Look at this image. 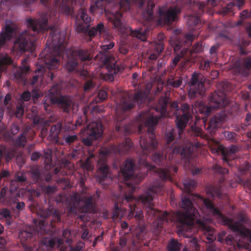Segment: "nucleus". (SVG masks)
Returning <instances> with one entry per match:
<instances>
[{"instance_id": "nucleus-54", "label": "nucleus", "mask_w": 251, "mask_h": 251, "mask_svg": "<svg viewBox=\"0 0 251 251\" xmlns=\"http://www.w3.org/2000/svg\"><path fill=\"white\" fill-rule=\"evenodd\" d=\"M22 99L24 101H27L30 98V94L29 92H25L22 95Z\"/></svg>"}, {"instance_id": "nucleus-16", "label": "nucleus", "mask_w": 251, "mask_h": 251, "mask_svg": "<svg viewBox=\"0 0 251 251\" xmlns=\"http://www.w3.org/2000/svg\"><path fill=\"white\" fill-rule=\"evenodd\" d=\"M225 178L224 176H221L219 178V185L217 187H211L210 193L213 197L216 196L221 198L222 196L223 186L225 185Z\"/></svg>"}, {"instance_id": "nucleus-19", "label": "nucleus", "mask_w": 251, "mask_h": 251, "mask_svg": "<svg viewBox=\"0 0 251 251\" xmlns=\"http://www.w3.org/2000/svg\"><path fill=\"white\" fill-rule=\"evenodd\" d=\"M52 221L55 222H61V217L59 214L56 211H54L53 213L52 212V208L50 209V208H47L44 211H43L41 213V217L43 218H47L49 216L52 215Z\"/></svg>"}, {"instance_id": "nucleus-18", "label": "nucleus", "mask_w": 251, "mask_h": 251, "mask_svg": "<svg viewBox=\"0 0 251 251\" xmlns=\"http://www.w3.org/2000/svg\"><path fill=\"white\" fill-rule=\"evenodd\" d=\"M200 75L196 74L195 75H193V77L191 80V83L190 86V88L189 90V94L191 97L193 96V94H195L197 92V90L195 91L194 89L196 87V86H199V88H202L203 87V83L201 81L197 82L196 80V77H200Z\"/></svg>"}, {"instance_id": "nucleus-7", "label": "nucleus", "mask_w": 251, "mask_h": 251, "mask_svg": "<svg viewBox=\"0 0 251 251\" xmlns=\"http://www.w3.org/2000/svg\"><path fill=\"white\" fill-rule=\"evenodd\" d=\"M35 232L34 228L31 226L27 227L25 230H22L19 232V237L25 251H52L39 250V249L43 246V244L42 243L37 247H32L29 245L30 241L32 240L33 234Z\"/></svg>"}, {"instance_id": "nucleus-53", "label": "nucleus", "mask_w": 251, "mask_h": 251, "mask_svg": "<svg viewBox=\"0 0 251 251\" xmlns=\"http://www.w3.org/2000/svg\"><path fill=\"white\" fill-rule=\"evenodd\" d=\"M114 47V44L113 43H110L109 44H106L101 46V49L105 50H109L112 49Z\"/></svg>"}, {"instance_id": "nucleus-56", "label": "nucleus", "mask_w": 251, "mask_h": 251, "mask_svg": "<svg viewBox=\"0 0 251 251\" xmlns=\"http://www.w3.org/2000/svg\"><path fill=\"white\" fill-rule=\"evenodd\" d=\"M9 176V173L8 171L5 170H3L1 172H0V180L2 178L7 177Z\"/></svg>"}, {"instance_id": "nucleus-20", "label": "nucleus", "mask_w": 251, "mask_h": 251, "mask_svg": "<svg viewBox=\"0 0 251 251\" xmlns=\"http://www.w3.org/2000/svg\"><path fill=\"white\" fill-rule=\"evenodd\" d=\"M89 156L82 164V167L87 171H91L93 168L92 160L95 158V154L91 151L88 152Z\"/></svg>"}, {"instance_id": "nucleus-2", "label": "nucleus", "mask_w": 251, "mask_h": 251, "mask_svg": "<svg viewBox=\"0 0 251 251\" xmlns=\"http://www.w3.org/2000/svg\"><path fill=\"white\" fill-rule=\"evenodd\" d=\"M183 186L186 194L182 197L181 207L184 212H177L176 215V221L178 222L179 225L190 226L194 218L199 215L198 210L194 206L193 202L196 200H200L204 205L207 212V215L216 216L220 218L224 225H227L229 228L234 232H238L241 236L247 237L251 242V230L246 228L243 225V217L240 221L234 222L227 218L215 206L213 202L208 199H204L199 195H194L191 192L197 186V182L191 179H187L184 181Z\"/></svg>"}, {"instance_id": "nucleus-38", "label": "nucleus", "mask_w": 251, "mask_h": 251, "mask_svg": "<svg viewBox=\"0 0 251 251\" xmlns=\"http://www.w3.org/2000/svg\"><path fill=\"white\" fill-rule=\"evenodd\" d=\"M76 65L77 63L75 62L70 61L67 63L66 68L69 71H72L75 69Z\"/></svg>"}, {"instance_id": "nucleus-46", "label": "nucleus", "mask_w": 251, "mask_h": 251, "mask_svg": "<svg viewBox=\"0 0 251 251\" xmlns=\"http://www.w3.org/2000/svg\"><path fill=\"white\" fill-rule=\"evenodd\" d=\"M98 98L100 100L105 99L107 97V94L105 91H100L98 93Z\"/></svg>"}, {"instance_id": "nucleus-62", "label": "nucleus", "mask_w": 251, "mask_h": 251, "mask_svg": "<svg viewBox=\"0 0 251 251\" xmlns=\"http://www.w3.org/2000/svg\"><path fill=\"white\" fill-rule=\"evenodd\" d=\"M15 112V114L16 117L20 118L23 116L24 114L25 111H14Z\"/></svg>"}, {"instance_id": "nucleus-59", "label": "nucleus", "mask_w": 251, "mask_h": 251, "mask_svg": "<svg viewBox=\"0 0 251 251\" xmlns=\"http://www.w3.org/2000/svg\"><path fill=\"white\" fill-rule=\"evenodd\" d=\"M93 86V83L91 81H88L87 82L84 86V89L85 91L88 90L89 88H91Z\"/></svg>"}, {"instance_id": "nucleus-23", "label": "nucleus", "mask_w": 251, "mask_h": 251, "mask_svg": "<svg viewBox=\"0 0 251 251\" xmlns=\"http://www.w3.org/2000/svg\"><path fill=\"white\" fill-rule=\"evenodd\" d=\"M136 238L139 240H143L145 238L146 231L145 227L141 224H138L134 232Z\"/></svg>"}, {"instance_id": "nucleus-55", "label": "nucleus", "mask_w": 251, "mask_h": 251, "mask_svg": "<svg viewBox=\"0 0 251 251\" xmlns=\"http://www.w3.org/2000/svg\"><path fill=\"white\" fill-rule=\"evenodd\" d=\"M225 235H226V232H222L219 233L218 236V239H217L218 241H219L221 243L223 242L224 241Z\"/></svg>"}, {"instance_id": "nucleus-42", "label": "nucleus", "mask_w": 251, "mask_h": 251, "mask_svg": "<svg viewBox=\"0 0 251 251\" xmlns=\"http://www.w3.org/2000/svg\"><path fill=\"white\" fill-rule=\"evenodd\" d=\"M41 156V154L38 151H34L31 155L30 159L32 161H37Z\"/></svg>"}, {"instance_id": "nucleus-47", "label": "nucleus", "mask_w": 251, "mask_h": 251, "mask_svg": "<svg viewBox=\"0 0 251 251\" xmlns=\"http://www.w3.org/2000/svg\"><path fill=\"white\" fill-rule=\"evenodd\" d=\"M19 131V127L16 124H13L11 126V132L12 134L15 135Z\"/></svg>"}, {"instance_id": "nucleus-8", "label": "nucleus", "mask_w": 251, "mask_h": 251, "mask_svg": "<svg viewBox=\"0 0 251 251\" xmlns=\"http://www.w3.org/2000/svg\"><path fill=\"white\" fill-rule=\"evenodd\" d=\"M238 151L236 146L232 145L229 148H225L223 146H219L216 151L219 153H221L223 155V160L224 163H226L229 166L233 165L234 160V154Z\"/></svg>"}, {"instance_id": "nucleus-3", "label": "nucleus", "mask_w": 251, "mask_h": 251, "mask_svg": "<svg viewBox=\"0 0 251 251\" xmlns=\"http://www.w3.org/2000/svg\"><path fill=\"white\" fill-rule=\"evenodd\" d=\"M160 112V115L153 116L150 115L144 121L143 124L139 123L138 126V131L141 134L143 132V127H147V134L149 136L147 137L146 135L142 136L140 141V145L142 149V158L146 157L149 153L153 151L154 152L151 156V159L152 161L158 165L162 166V168L155 169L154 166H151L150 169L156 172L158 176L161 179L155 181L152 184L161 183L163 185L162 192L164 191V184L163 181L169 180L172 181V175L177 173L178 168L176 166L173 165L169 161L166 160V154L164 152L167 151H158L156 149L158 147V142L155 138L154 133V126L157 125L159 120L165 116L166 112L168 111H159Z\"/></svg>"}, {"instance_id": "nucleus-35", "label": "nucleus", "mask_w": 251, "mask_h": 251, "mask_svg": "<svg viewBox=\"0 0 251 251\" xmlns=\"http://www.w3.org/2000/svg\"><path fill=\"white\" fill-rule=\"evenodd\" d=\"M213 169L215 172L221 175H225L227 174L228 172V170L227 169L223 168L217 164L214 165L213 166Z\"/></svg>"}, {"instance_id": "nucleus-50", "label": "nucleus", "mask_w": 251, "mask_h": 251, "mask_svg": "<svg viewBox=\"0 0 251 251\" xmlns=\"http://www.w3.org/2000/svg\"><path fill=\"white\" fill-rule=\"evenodd\" d=\"M38 227H39L41 232H45V222L44 220H40L38 225Z\"/></svg>"}, {"instance_id": "nucleus-9", "label": "nucleus", "mask_w": 251, "mask_h": 251, "mask_svg": "<svg viewBox=\"0 0 251 251\" xmlns=\"http://www.w3.org/2000/svg\"><path fill=\"white\" fill-rule=\"evenodd\" d=\"M171 147L170 150L171 151L169 157L171 154L172 157L174 154H180L182 157L188 159L191 156L193 152L191 145L186 146L185 147L182 148L179 145H173Z\"/></svg>"}, {"instance_id": "nucleus-12", "label": "nucleus", "mask_w": 251, "mask_h": 251, "mask_svg": "<svg viewBox=\"0 0 251 251\" xmlns=\"http://www.w3.org/2000/svg\"><path fill=\"white\" fill-rule=\"evenodd\" d=\"M26 182L27 177L25 173L18 172L15 174L14 179L11 181L10 187L12 189L17 190L20 186L25 185Z\"/></svg>"}, {"instance_id": "nucleus-51", "label": "nucleus", "mask_w": 251, "mask_h": 251, "mask_svg": "<svg viewBox=\"0 0 251 251\" xmlns=\"http://www.w3.org/2000/svg\"><path fill=\"white\" fill-rule=\"evenodd\" d=\"M133 36H136L138 38L141 39L142 41H144L146 37L145 35L142 33H141L139 31H136L132 33Z\"/></svg>"}, {"instance_id": "nucleus-24", "label": "nucleus", "mask_w": 251, "mask_h": 251, "mask_svg": "<svg viewBox=\"0 0 251 251\" xmlns=\"http://www.w3.org/2000/svg\"><path fill=\"white\" fill-rule=\"evenodd\" d=\"M60 126L58 125L52 126L50 130V136L53 138V139H57L58 135L60 132Z\"/></svg>"}, {"instance_id": "nucleus-10", "label": "nucleus", "mask_w": 251, "mask_h": 251, "mask_svg": "<svg viewBox=\"0 0 251 251\" xmlns=\"http://www.w3.org/2000/svg\"><path fill=\"white\" fill-rule=\"evenodd\" d=\"M184 112L182 115L176 116V123L177 127L179 130V135L183 131L185 128L189 121L192 119V114L191 111H182Z\"/></svg>"}, {"instance_id": "nucleus-26", "label": "nucleus", "mask_w": 251, "mask_h": 251, "mask_svg": "<svg viewBox=\"0 0 251 251\" xmlns=\"http://www.w3.org/2000/svg\"><path fill=\"white\" fill-rule=\"evenodd\" d=\"M30 174L35 183L39 182L41 180V174L38 168H32L30 171Z\"/></svg>"}, {"instance_id": "nucleus-32", "label": "nucleus", "mask_w": 251, "mask_h": 251, "mask_svg": "<svg viewBox=\"0 0 251 251\" xmlns=\"http://www.w3.org/2000/svg\"><path fill=\"white\" fill-rule=\"evenodd\" d=\"M128 232L120 231V234L121 237L120 239L119 246L123 249L126 246L127 242V234Z\"/></svg>"}, {"instance_id": "nucleus-39", "label": "nucleus", "mask_w": 251, "mask_h": 251, "mask_svg": "<svg viewBox=\"0 0 251 251\" xmlns=\"http://www.w3.org/2000/svg\"><path fill=\"white\" fill-rule=\"evenodd\" d=\"M192 109L202 110L204 108V105L201 102H197L192 106Z\"/></svg>"}, {"instance_id": "nucleus-30", "label": "nucleus", "mask_w": 251, "mask_h": 251, "mask_svg": "<svg viewBox=\"0 0 251 251\" xmlns=\"http://www.w3.org/2000/svg\"><path fill=\"white\" fill-rule=\"evenodd\" d=\"M121 16L120 13H117L116 15L112 14L111 17H109L110 20L112 21L114 26L115 27H118L121 25L120 20L119 17Z\"/></svg>"}, {"instance_id": "nucleus-44", "label": "nucleus", "mask_w": 251, "mask_h": 251, "mask_svg": "<svg viewBox=\"0 0 251 251\" xmlns=\"http://www.w3.org/2000/svg\"><path fill=\"white\" fill-rule=\"evenodd\" d=\"M223 108V107L220 103L216 104H216H214L213 102H212V103H211V104H210V105L209 107H207L206 110H213L215 109H219V108Z\"/></svg>"}, {"instance_id": "nucleus-36", "label": "nucleus", "mask_w": 251, "mask_h": 251, "mask_svg": "<svg viewBox=\"0 0 251 251\" xmlns=\"http://www.w3.org/2000/svg\"><path fill=\"white\" fill-rule=\"evenodd\" d=\"M65 141L66 143L70 145L72 143L78 140V137L76 135H68L65 137Z\"/></svg>"}, {"instance_id": "nucleus-52", "label": "nucleus", "mask_w": 251, "mask_h": 251, "mask_svg": "<svg viewBox=\"0 0 251 251\" xmlns=\"http://www.w3.org/2000/svg\"><path fill=\"white\" fill-rule=\"evenodd\" d=\"M206 251H218V250L214 244L211 243L207 246Z\"/></svg>"}, {"instance_id": "nucleus-5", "label": "nucleus", "mask_w": 251, "mask_h": 251, "mask_svg": "<svg viewBox=\"0 0 251 251\" xmlns=\"http://www.w3.org/2000/svg\"><path fill=\"white\" fill-rule=\"evenodd\" d=\"M132 147V143L129 138H126L125 140L118 146H111L108 148H104L100 151L101 155L98 162V172L96 176L97 180L102 185L105 186L110 180L109 168L105 162L107 156L114 154H125Z\"/></svg>"}, {"instance_id": "nucleus-4", "label": "nucleus", "mask_w": 251, "mask_h": 251, "mask_svg": "<svg viewBox=\"0 0 251 251\" xmlns=\"http://www.w3.org/2000/svg\"><path fill=\"white\" fill-rule=\"evenodd\" d=\"M199 217L200 215L199 213V215L194 218L190 226L179 225L178 222H176L179 228L178 234L187 238V241L190 243V249L185 247L182 251H202L197 237L193 235L196 230L197 232H201L209 243H212L216 239L215 236L212 233V228L204 221L199 219Z\"/></svg>"}, {"instance_id": "nucleus-43", "label": "nucleus", "mask_w": 251, "mask_h": 251, "mask_svg": "<svg viewBox=\"0 0 251 251\" xmlns=\"http://www.w3.org/2000/svg\"><path fill=\"white\" fill-rule=\"evenodd\" d=\"M58 65V60L56 59H52L51 60L50 63L49 64L48 67L50 69H52L57 68Z\"/></svg>"}, {"instance_id": "nucleus-22", "label": "nucleus", "mask_w": 251, "mask_h": 251, "mask_svg": "<svg viewBox=\"0 0 251 251\" xmlns=\"http://www.w3.org/2000/svg\"><path fill=\"white\" fill-rule=\"evenodd\" d=\"M10 207L14 213H19L24 209L25 203L23 201H18L17 199H14L10 204Z\"/></svg>"}, {"instance_id": "nucleus-17", "label": "nucleus", "mask_w": 251, "mask_h": 251, "mask_svg": "<svg viewBox=\"0 0 251 251\" xmlns=\"http://www.w3.org/2000/svg\"><path fill=\"white\" fill-rule=\"evenodd\" d=\"M182 248V244L175 238L171 239L168 242L167 251H180Z\"/></svg>"}, {"instance_id": "nucleus-45", "label": "nucleus", "mask_w": 251, "mask_h": 251, "mask_svg": "<svg viewBox=\"0 0 251 251\" xmlns=\"http://www.w3.org/2000/svg\"><path fill=\"white\" fill-rule=\"evenodd\" d=\"M123 130L125 131V134H128L131 133L133 131L132 127L130 125H126L123 127Z\"/></svg>"}, {"instance_id": "nucleus-25", "label": "nucleus", "mask_w": 251, "mask_h": 251, "mask_svg": "<svg viewBox=\"0 0 251 251\" xmlns=\"http://www.w3.org/2000/svg\"><path fill=\"white\" fill-rule=\"evenodd\" d=\"M0 215L6 219V222L8 225L11 224L12 216L10 211L7 208L0 209Z\"/></svg>"}, {"instance_id": "nucleus-41", "label": "nucleus", "mask_w": 251, "mask_h": 251, "mask_svg": "<svg viewBox=\"0 0 251 251\" xmlns=\"http://www.w3.org/2000/svg\"><path fill=\"white\" fill-rule=\"evenodd\" d=\"M46 21H45L44 23H41L40 22H39L37 24V25L36 26H33L32 29L34 31H36L38 29V28L43 29H46V27L45 26L46 25Z\"/></svg>"}, {"instance_id": "nucleus-33", "label": "nucleus", "mask_w": 251, "mask_h": 251, "mask_svg": "<svg viewBox=\"0 0 251 251\" xmlns=\"http://www.w3.org/2000/svg\"><path fill=\"white\" fill-rule=\"evenodd\" d=\"M14 31L9 26H6L5 28V31L2 35L4 40H9L11 39V36L13 35Z\"/></svg>"}, {"instance_id": "nucleus-61", "label": "nucleus", "mask_w": 251, "mask_h": 251, "mask_svg": "<svg viewBox=\"0 0 251 251\" xmlns=\"http://www.w3.org/2000/svg\"><path fill=\"white\" fill-rule=\"evenodd\" d=\"M70 234V231L67 229L64 230L62 233L63 237L66 238L69 237Z\"/></svg>"}, {"instance_id": "nucleus-15", "label": "nucleus", "mask_w": 251, "mask_h": 251, "mask_svg": "<svg viewBox=\"0 0 251 251\" xmlns=\"http://www.w3.org/2000/svg\"><path fill=\"white\" fill-rule=\"evenodd\" d=\"M42 243L46 247L53 248L55 245L57 248H60L64 243V240L61 238H45L42 240Z\"/></svg>"}, {"instance_id": "nucleus-27", "label": "nucleus", "mask_w": 251, "mask_h": 251, "mask_svg": "<svg viewBox=\"0 0 251 251\" xmlns=\"http://www.w3.org/2000/svg\"><path fill=\"white\" fill-rule=\"evenodd\" d=\"M26 129H26L25 131L22 134H21V135L19 136L16 139V144L19 147H24L26 142V139L25 137Z\"/></svg>"}, {"instance_id": "nucleus-60", "label": "nucleus", "mask_w": 251, "mask_h": 251, "mask_svg": "<svg viewBox=\"0 0 251 251\" xmlns=\"http://www.w3.org/2000/svg\"><path fill=\"white\" fill-rule=\"evenodd\" d=\"M6 190H7V188L5 187H3L1 189V191H0V198L3 199L5 197Z\"/></svg>"}, {"instance_id": "nucleus-63", "label": "nucleus", "mask_w": 251, "mask_h": 251, "mask_svg": "<svg viewBox=\"0 0 251 251\" xmlns=\"http://www.w3.org/2000/svg\"><path fill=\"white\" fill-rule=\"evenodd\" d=\"M111 251H124V250L120 246H117L112 248Z\"/></svg>"}, {"instance_id": "nucleus-28", "label": "nucleus", "mask_w": 251, "mask_h": 251, "mask_svg": "<svg viewBox=\"0 0 251 251\" xmlns=\"http://www.w3.org/2000/svg\"><path fill=\"white\" fill-rule=\"evenodd\" d=\"M83 115L78 117L77 119L75 121V125L76 126H80L87 122L88 119L87 118V114L88 111H83Z\"/></svg>"}, {"instance_id": "nucleus-64", "label": "nucleus", "mask_w": 251, "mask_h": 251, "mask_svg": "<svg viewBox=\"0 0 251 251\" xmlns=\"http://www.w3.org/2000/svg\"><path fill=\"white\" fill-rule=\"evenodd\" d=\"M73 251H83V247L80 245H76Z\"/></svg>"}, {"instance_id": "nucleus-11", "label": "nucleus", "mask_w": 251, "mask_h": 251, "mask_svg": "<svg viewBox=\"0 0 251 251\" xmlns=\"http://www.w3.org/2000/svg\"><path fill=\"white\" fill-rule=\"evenodd\" d=\"M126 195H128L126 193L123 196H119L117 198V201H115L114 206V209L112 212V218L114 220H116L118 218H121L124 215V205H127V203L126 201L123 202L122 200Z\"/></svg>"}, {"instance_id": "nucleus-29", "label": "nucleus", "mask_w": 251, "mask_h": 251, "mask_svg": "<svg viewBox=\"0 0 251 251\" xmlns=\"http://www.w3.org/2000/svg\"><path fill=\"white\" fill-rule=\"evenodd\" d=\"M43 191L46 194L51 196L54 194L57 191V187L54 185L45 186L43 187Z\"/></svg>"}, {"instance_id": "nucleus-31", "label": "nucleus", "mask_w": 251, "mask_h": 251, "mask_svg": "<svg viewBox=\"0 0 251 251\" xmlns=\"http://www.w3.org/2000/svg\"><path fill=\"white\" fill-rule=\"evenodd\" d=\"M225 136L226 138L231 142H236L237 134L233 131H225Z\"/></svg>"}, {"instance_id": "nucleus-57", "label": "nucleus", "mask_w": 251, "mask_h": 251, "mask_svg": "<svg viewBox=\"0 0 251 251\" xmlns=\"http://www.w3.org/2000/svg\"><path fill=\"white\" fill-rule=\"evenodd\" d=\"M234 238L232 236H228L226 237L225 241L227 245H231L233 244Z\"/></svg>"}, {"instance_id": "nucleus-34", "label": "nucleus", "mask_w": 251, "mask_h": 251, "mask_svg": "<svg viewBox=\"0 0 251 251\" xmlns=\"http://www.w3.org/2000/svg\"><path fill=\"white\" fill-rule=\"evenodd\" d=\"M175 136L173 133V130L170 132H166L165 134V139L166 141L167 146L169 147L170 143L174 140Z\"/></svg>"}, {"instance_id": "nucleus-37", "label": "nucleus", "mask_w": 251, "mask_h": 251, "mask_svg": "<svg viewBox=\"0 0 251 251\" xmlns=\"http://www.w3.org/2000/svg\"><path fill=\"white\" fill-rule=\"evenodd\" d=\"M79 16L82 20L86 24L90 22V18L88 17L85 11L82 10L79 13Z\"/></svg>"}, {"instance_id": "nucleus-14", "label": "nucleus", "mask_w": 251, "mask_h": 251, "mask_svg": "<svg viewBox=\"0 0 251 251\" xmlns=\"http://www.w3.org/2000/svg\"><path fill=\"white\" fill-rule=\"evenodd\" d=\"M225 118L223 116H214L210 118L207 129L210 130L211 133L214 132L215 130L222 126V124Z\"/></svg>"}, {"instance_id": "nucleus-40", "label": "nucleus", "mask_w": 251, "mask_h": 251, "mask_svg": "<svg viewBox=\"0 0 251 251\" xmlns=\"http://www.w3.org/2000/svg\"><path fill=\"white\" fill-rule=\"evenodd\" d=\"M71 104V100L70 98H64L63 99L62 106L64 108H69Z\"/></svg>"}, {"instance_id": "nucleus-1", "label": "nucleus", "mask_w": 251, "mask_h": 251, "mask_svg": "<svg viewBox=\"0 0 251 251\" xmlns=\"http://www.w3.org/2000/svg\"><path fill=\"white\" fill-rule=\"evenodd\" d=\"M134 167L135 164L133 161L130 159H127L126 160L124 166L121 168V172L124 178L126 181L129 180L126 183L127 191H129L128 195H126L122 200L123 203L124 201L127 203V206L129 208L127 218L130 219L134 217L136 220L140 223L143 220L142 211L140 210H138L136 205L137 201H140L148 209V212L151 211V213L154 214L156 217V219L153 223V226H155L158 230H161L165 223H168L169 222L170 215L166 211L162 212L154 209L153 207V205L152 201L154 194H163L162 184L161 183L157 184L156 183L151 184L148 191L140 196L138 200H136L132 195L135 190L136 186L132 183L130 180L134 176Z\"/></svg>"}, {"instance_id": "nucleus-58", "label": "nucleus", "mask_w": 251, "mask_h": 251, "mask_svg": "<svg viewBox=\"0 0 251 251\" xmlns=\"http://www.w3.org/2000/svg\"><path fill=\"white\" fill-rule=\"evenodd\" d=\"M121 227L122 229L121 231L125 232L124 230L128 229V225L125 221H122L121 223Z\"/></svg>"}, {"instance_id": "nucleus-49", "label": "nucleus", "mask_w": 251, "mask_h": 251, "mask_svg": "<svg viewBox=\"0 0 251 251\" xmlns=\"http://www.w3.org/2000/svg\"><path fill=\"white\" fill-rule=\"evenodd\" d=\"M199 20L195 17H191L188 20L187 23L190 25H196L198 23Z\"/></svg>"}, {"instance_id": "nucleus-48", "label": "nucleus", "mask_w": 251, "mask_h": 251, "mask_svg": "<svg viewBox=\"0 0 251 251\" xmlns=\"http://www.w3.org/2000/svg\"><path fill=\"white\" fill-rule=\"evenodd\" d=\"M103 25L102 24H99L97 25L96 29H95V28L94 29V32L93 33H91V31L90 32V35H94L95 33L96 34L97 31L99 32L100 33L101 32L103 29Z\"/></svg>"}, {"instance_id": "nucleus-6", "label": "nucleus", "mask_w": 251, "mask_h": 251, "mask_svg": "<svg viewBox=\"0 0 251 251\" xmlns=\"http://www.w3.org/2000/svg\"><path fill=\"white\" fill-rule=\"evenodd\" d=\"M84 132L87 136L82 138V143L86 146L90 147L94 140L101 136L102 125L100 122H92L87 126Z\"/></svg>"}, {"instance_id": "nucleus-21", "label": "nucleus", "mask_w": 251, "mask_h": 251, "mask_svg": "<svg viewBox=\"0 0 251 251\" xmlns=\"http://www.w3.org/2000/svg\"><path fill=\"white\" fill-rule=\"evenodd\" d=\"M180 11L178 7H170L166 13V20L169 23L172 21L175 20L176 15Z\"/></svg>"}, {"instance_id": "nucleus-13", "label": "nucleus", "mask_w": 251, "mask_h": 251, "mask_svg": "<svg viewBox=\"0 0 251 251\" xmlns=\"http://www.w3.org/2000/svg\"><path fill=\"white\" fill-rule=\"evenodd\" d=\"M81 211L84 213H95L96 208L93 197L85 198L81 201Z\"/></svg>"}]
</instances>
